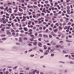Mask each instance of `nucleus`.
I'll return each mask as SVG.
<instances>
[{
    "mask_svg": "<svg viewBox=\"0 0 74 74\" xmlns=\"http://www.w3.org/2000/svg\"><path fill=\"white\" fill-rule=\"evenodd\" d=\"M38 45L40 47H42V46H41L42 45V43L41 42H39L38 43Z\"/></svg>",
    "mask_w": 74,
    "mask_h": 74,
    "instance_id": "obj_3",
    "label": "nucleus"
},
{
    "mask_svg": "<svg viewBox=\"0 0 74 74\" xmlns=\"http://www.w3.org/2000/svg\"><path fill=\"white\" fill-rule=\"evenodd\" d=\"M40 52H43V50H41V49H40Z\"/></svg>",
    "mask_w": 74,
    "mask_h": 74,
    "instance_id": "obj_39",
    "label": "nucleus"
},
{
    "mask_svg": "<svg viewBox=\"0 0 74 74\" xmlns=\"http://www.w3.org/2000/svg\"><path fill=\"white\" fill-rule=\"evenodd\" d=\"M31 14H32V13L31 12H29L28 13V14L30 15H31Z\"/></svg>",
    "mask_w": 74,
    "mask_h": 74,
    "instance_id": "obj_51",
    "label": "nucleus"
},
{
    "mask_svg": "<svg viewBox=\"0 0 74 74\" xmlns=\"http://www.w3.org/2000/svg\"><path fill=\"white\" fill-rule=\"evenodd\" d=\"M24 30L25 31H27V28H26V27H24Z\"/></svg>",
    "mask_w": 74,
    "mask_h": 74,
    "instance_id": "obj_13",
    "label": "nucleus"
},
{
    "mask_svg": "<svg viewBox=\"0 0 74 74\" xmlns=\"http://www.w3.org/2000/svg\"><path fill=\"white\" fill-rule=\"evenodd\" d=\"M34 56V55H31V56H30L31 57H33Z\"/></svg>",
    "mask_w": 74,
    "mask_h": 74,
    "instance_id": "obj_43",
    "label": "nucleus"
},
{
    "mask_svg": "<svg viewBox=\"0 0 74 74\" xmlns=\"http://www.w3.org/2000/svg\"><path fill=\"white\" fill-rule=\"evenodd\" d=\"M35 36H37V33H36L35 34Z\"/></svg>",
    "mask_w": 74,
    "mask_h": 74,
    "instance_id": "obj_60",
    "label": "nucleus"
},
{
    "mask_svg": "<svg viewBox=\"0 0 74 74\" xmlns=\"http://www.w3.org/2000/svg\"><path fill=\"white\" fill-rule=\"evenodd\" d=\"M34 4H36V5H37V2H34Z\"/></svg>",
    "mask_w": 74,
    "mask_h": 74,
    "instance_id": "obj_55",
    "label": "nucleus"
},
{
    "mask_svg": "<svg viewBox=\"0 0 74 74\" xmlns=\"http://www.w3.org/2000/svg\"><path fill=\"white\" fill-rule=\"evenodd\" d=\"M44 58V56H41L40 57V59H42V58Z\"/></svg>",
    "mask_w": 74,
    "mask_h": 74,
    "instance_id": "obj_45",
    "label": "nucleus"
},
{
    "mask_svg": "<svg viewBox=\"0 0 74 74\" xmlns=\"http://www.w3.org/2000/svg\"><path fill=\"white\" fill-rule=\"evenodd\" d=\"M62 13V12H61V11H60L59 12V13H58V14H61Z\"/></svg>",
    "mask_w": 74,
    "mask_h": 74,
    "instance_id": "obj_24",
    "label": "nucleus"
},
{
    "mask_svg": "<svg viewBox=\"0 0 74 74\" xmlns=\"http://www.w3.org/2000/svg\"><path fill=\"white\" fill-rule=\"evenodd\" d=\"M9 72H8V71H6V74H9Z\"/></svg>",
    "mask_w": 74,
    "mask_h": 74,
    "instance_id": "obj_37",
    "label": "nucleus"
},
{
    "mask_svg": "<svg viewBox=\"0 0 74 74\" xmlns=\"http://www.w3.org/2000/svg\"><path fill=\"white\" fill-rule=\"evenodd\" d=\"M54 55H55V54H53V53H52L51 54V56H54Z\"/></svg>",
    "mask_w": 74,
    "mask_h": 74,
    "instance_id": "obj_20",
    "label": "nucleus"
},
{
    "mask_svg": "<svg viewBox=\"0 0 74 74\" xmlns=\"http://www.w3.org/2000/svg\"><path fill=\"white\" fill-rule=\"evenodd\" d=\"M29 11H31V12H32V11H33V10H32V9H29Z\"/></svg>",
    "mask_w": 74,
    "mask_h": 74,
    "instance_id": "obj_56",
    "label": "nucleus"
},
{
    "mask_svg": "<svg viewBox=\"0 0 74 74\" xmlns=\"http://www.w3.org/2000/svg\"><path fill=\"white\" fill-rule=\"evenodd\" d=\"M7 34L8 35V34H9L10 35H11V33H10V32L8 31H7Z\"/></svg>",
    "mask_w": 74,
    "mask_h": 74,
    "instance_id": "obj_6",
    "label": "nucleus"
},
{
    "mask_svg": "<svg viewBox=\"0 0 74 74\" xmlns=\"http://www.w3.org/2000/svg\"><path fill=\"white\" fill-rule=\"evenodd\" d=\"M6 28L7 29H10V27H6Z\"/></svg>",
    "mask_w": 74,
    "mask_h": 74,
    "instance_id": "obj_23",
    "label": "nucleus"
},
{
    "mask_svg": "<svg viewBox=\"0 0 74 74\" xmlns=\"http://www.w3.org/2000/svg\"><path fill=\"white\" fill-rule=\"evenodd\" d=\"M0 9H1V10H3L4 9V8L3 7H1L0 8Z\"/></svg>",
    "mask_w": 74,
    "mask_h": 74,
    "instance_id": "obj_21",
    "label": "nucleus"
},
{
    "mask_svg": "<svg viewBox=\"0 0 74 74\" xmlns=\"http://www.w3.org/2000/svg\"><path fill=\"white\" fill-rule=\"evenodd\" d=\"M18 10H19V11H20L21 12H22L23 11L22 9H21V8H18Z\"/></svg>",
    "mask_w": 74,
    "mask_h": 74,
    "instance_id": "obj_12",
    "label": "nucleus"
},
{
    "mask_svg": "<svg viewBox=\"0 0 74 74\" xmlns=\"http://www.w3.org/2000/svg\"><path fill=\"white\" fill-rule=\"evenodd\" d=\"M49 37L50 38H52V35H49Z\"/></svg>",
    "mask_w": 74,
    "mask_h": 74,
    "instance_id": "obj_30",
    "label": "nucleus"
},
{
    "mask_svg": "<svg viewBox=\"0 0 74 74\" xmlns=\"http://www.w3.org/2000/svg\"><path fill=\"white\" fill-rule=\"evenodd\" d=\"M47 45L50 46V45H51V44H50L49 43H48L47 44Z\"/></svg>",
    "mask_w": 74,
    "mask_h": 74,
    "instance_id": "obj_61",
    "label": "nucleus"
},
{
    "mask_svg": "<svg viewBox=\"0 0 74 74\" xmlns=\"http://www.w3.org/2000/svg\"><path fill=\"white\" fill-rule=\"evenodd\" d=\"M46 27H45V26L43 27V29L44 30L45 29H46Z\"/></svg>",
    "mask_w": 74,
    "mask_h": 74,
    "instance_id": "obj_29",
    "label": "nucleus"
},
{
    "mask_svg": "<svg viewBox=\"0 0 74 74\" xmlns=\"http://www.w3.org/2000/svg\"><path fill=\"white\" fill-rule=\"evenodd\" d=\"M12 51H16L17 50L15 47H12Z\"/></svg>",
    "mask_w": 74,
    "mask_h": 74,
    "instance_id": "obj_1",
    "label": "nucleus"
},
{
    "mask_svg": "<svg viewBox=\"0 0 74 74\" xmlns=\"http://www.w3.org/2000/svg\"><path fill=\"white\" fill-rule=\"evenodd\" d=\"M39 29L40 30H42V28L41 27H40Z\"/></svg>",
    "mask_w": 74,
    "mask_h": 74,
    "instance_id": "obj_50",
    "label": "nucleus"
},
{
    "mask_svg": "<svg viewBox=\"0 0 74 74\" xmlns=\"http://www.w3.org/2000/svg\"><path fill=\"white\" fill-rule=\"evenodd\" d=\"M24 40H27V38L26 37H24Z\"/></svg>",
    "mask_w": 74,
    "mask_h": 74,
    "instance_id": "obj_17",
    "label": "nucleus"
},
{
    "mask_svg": "<svg viewBox=\"0 0 74 74\" xmlns=\"http://www.w3.org/2000/svg\"><path fill=\"white\" fill-rule=\"evenodd\" d=\"M0 51H2V52H4V51H5V50H4V49L0 48Z\"/></svg>",
    "mask_w": 74,
    "mask_h": 74,
    "instance_id": "obj_4",
    "label": "nucleus"
},
{
    "mask_svg": "<svg viewBox=\"0 0 74 74\" xmlns=\"http://www.w3.org/2000/svg\"><path fill=\"white\" fill-rule=\"evenodd\" d=\"M32 34V32H30V33L28 34V35L30 36V34Z\"/></svg>",
    "mask_w": 74,
    "mask_h": 74,
    "instance_id": "obj_46",
    "label": "nucleus"
},
{
    "mask_svg": "<svg viewBox=\"0 0 74 74\" xmlns=\"http://www.w3.org/2000/svg\"><path fill=\"white\" fill-rule=\"evenodd\" d=\"M35 72H36V73L37 74L39 73V71H37L36 70H35Z\"/></svg>",
    "mask_w": 74,
    "mask_h": 74,
    "instance_id": "obj_9",
    "label": "nucleus"
},
{
    "mask_svg": "<svg viewBox=\"0 0 74 74\" xmlns=\"http://www.w3.org/2000/svg\"><path fill=\"white\" fill-rule=\"evenodd\" d=\"M41 38H39L38 39V40L39 41H41Z\"/></svg>",
    "mask_w": 74,
    "mask_h": 74,
    "instance_id": "obj_64",
    "label": "nucleus"
},
{
    "mask_svg": "<svg viewBox=\"0 0 74 74\" xmlns=\"http://www.w3.org/2000/svg\"><path fill=\"white\" fill-rule=\"evenodd\" d=\"M32 74H35V73H36V70H35V71H32Z\"/></svg>",
    "mask_w": 74,
    "mask_h": 74,
    "instance_id": "obj_10",
    "label": "nucleus"
},
{
    "mask_svg": "<svg viewBox=\"0 0 74 74\" xmlns=\"http://www.w3.org/2000/svg\"><path fill=\"white\" fill-rule=\"evenodd\" d=\"M19 34L18 33H16V35H15L14 37H18L19 35Z\"/></svg>",
    "mask_w": 74,
    "mask_h": 74,
    "instance_id": "obj_7",
    "label": "nucleus"
},
{
    "mask_svg": "<svg viewBox=\"0 0 74 74\" xmlns=\"http://www.w3.org/2000/svg\"><path fill=\"white\" fill-rule=\"evenodd\" d=\"M60 63H63L64 64L65 63V62H63L62 61H60L59 62Z\"/></svg>",
    "mask_w": 74,
    "mask_h": 74,
    "instance_id": "obj_27",
    "label": "nucleus"
},
{
    "mask_svg": "<svg viewBox=\"0 0 74 74\" xmlns=\"http://www.w3.org/2000/svg\"><path fill=\"white\" fill-rule=\"evenodd\" d=\"M39 36H40V37H42V34H40L39 35Z\"/></svg>",
    "mask_w": 74,
    "mask_h": 74,
    "instance_id": "obj_28",
    "label": "nucleus"
},
{
    "mask_svg": "<svg viewBox=\"0 0 74 74\" xmlns=\"http://www.w3.org/2000/svg\"><path fill=\"white\" fill-rule=\"evenodd\" d=\"M33 18H35L36 17V15H34L33 16Z\"/></svg>",
    "mask_w": 74,
    "mask_h": 74,
    "instance_id": "obj_47",
    "label": "nucleus"
},
{
    "mask_svg": "<svg viewBox=\"0 0 74 74\" xmlns=\"http://www.w3.org/2000/svg\"><path fill=\"white\" fill-rule=\"evenodd\" d=\"M17 67H18V66H16L15 67H14L13 68V69H16L17 68Z\"/></svg>",
    "mask_w": 74,
    "mask_h": 74,
    "instance_id": "obj_14",
    "label": "nucleus"
},
{
    "mask_svg": "<svg viewBox=\"0 0 74 74\" xmlns=\"http://www.w3.org/2000/svg\"><path fill=\"white\" fill-rule=\"evenodd\" d=\"M1 30L2 31H3V32H4V31H5V30H4V29H3L2 28L1 29Z\"/></svg>",
    "mask_w": 74,
    "mask_h": 74,
    "instance_id": "obj_38",
    "label": "nucleus"
},
{
    "mask_svg": "<svg viewBox=\"0 0 74 74\" xmlns=\"http://www.w3.org/2000/svg\"><path fill=\"white\" fill-rule=\"evenodd\" d=\"M60 43H63V41H60Z\"/></svg>",
    "mask_w": 74,
    "mask_h": 74,
    "instance_id": "obj_48",
    "label": "nucleus"
},
{
    "mask_svg": "<svg viewBox=\"0 0 74 74\" xmlns=\"http://www.w3.org/2000/svg\"><path fill=\"white\" fill-rule=\"evenodd\" d=\"M27 52H28L27 51H25L24 52L26 54V53H27Z\"/></svg>",
    "mask_w": 74,
    "mask_h": 74,
    "instance_id": "obj_59",
    "label": "nucleus"
},
{
    "mask_svg": "<svg viewBox=\"0 0 74 74\" xmlns=\"http://www.w3.org/2000/svg\"><path fill=\"white\" fill-rule=\"evenodd\" d=\"M12 35H15V33L14 32H13L12 33Z\"/></svg>",
    "mask_w": 74,
    "mask_h": 74,
    "instance_id": "obj_36",
    "label": "nucleus"
},
{
    "mask_svg": "<svg viewBox=\"0 0 74 74\" xmlns=\"http://www.w3.org/2000/svg\"><path fill=\"white\" fill-rule=\"evenodd\" d=\"M31 22H32V21H29V22H28V24L30 25H31Z\"/></svg>",
    "mask_w": 74,
    "mask_h": 74,
    "instance_id": "obj_16",
    "label": "nucleus"
},
{
    "mask_svg": "<svg viewBox=\"0 0 74 74\" xmlns=\"http://www.w3.org/2000/svg\"><path fill=\"white\" fill-rule=\"evenodd\" d=\"M34 22L36 23H38V21H34Z\"/></svg>",
    "mask_w": 74,
    "mask_h": 74,
    "instance_id": "obj_26",
    "label": "nucleus"
},
{
    "mask_svg": "<svg viewBox=\"0 0 74 74\" xmlns=\"http://www.w3.org/2000/svg\"><path fill=\"white\" fill-rule=\"evenodd\" d=\"M19 42H22V40L21 39H19Z\"/></svg>",
    "mask_w": 74,
    "mask_h": 74,
    "instance_id": "obj_49",
    "label": "nucleus"
},
{
    "mask_svg": "<svg viewBox=\"0 0 74 74\" xmlns=\"http://www.w3.org/2000/svg\"><path fill=\"white\" fill-rule=\"evenodd\" d=\"M45 3H48V1H46L45 2Z\"/></svg>",
    "mask_w": 74,
    "mask_h": 74,
    "instance_id": "obj_62",
    "label": "nucleus"
},
{
    "mask_svg": "<svg viewBox=\"0 0 74 74\" xmlns=\"http://www.w3.org/2000/svg\"><path fill=\"white\" fill-rule=\"evenodd\" d=\"M37 47H34V48H33V50H35H35L36 49H37Z\"/></svg>",
    "mask_w": 74,
    "mask_h": 74,
    "instance_id": "obj_15",
    "label": "nucleus"
},
{
    "mask_svg": "<svg viewBox=\"0 0 74 74\" xmlns=\"http://www.w3.org/2000/svg\"><path fill=\"white\" fill-rule=\"evenodd\" d=\"M49 50H46V52H45L44 53V54L45 55H47L48 53H49Z\"/></svg>",
    "mask_w": 74,
    "mask_h": 74,
    "instance_id": "obj_2",
    "label": "nucleus"
},
{
    "mask_svg": "<svg viewBox=\"0 0 74 74\" xmlns=\"http://www.w3.org/2000/svg\"><path fill=\"white\" fill-rule=\"evenodd\" d=\"M5 38H2V40H5Z\"/></svg>",
    "mask_w": 74,
    "mask_h": 74,
    "instance_id": "obj_41",
    "label": "nucleus"
},
{
    "mask_svg": "<svg viewBox=\"0 0 74 74\" xmlns=\"http://www.w3.org/2000/svg\"><path fill=\"white\" fill-rule=\"evenodd\" d=\"M59 29H60L61 30H62V27L61 26H60L59 27Z\"/></svg>",
    "mask_w": 74,
    "mask_h": 74,
    "instance_id": "obj_44",
    "label": "nucleus"
},
{
    "mask_svg": "<svg viewBox=\"0 0 74 74\" xmlns=\"http://www.w3.org/2000/svg\"><path fill=\"white\" fill-rule=\"evenodd\" d=\"M34 44L35 45H37V42H33Z\"/></svg>",
    "mask_w": 74,
    "mask_h": 74,
    "instance_id": "obj_8",
    "label": "nucleus"
},
{
    "mask_svg": "<svg viewBox=\"0 0 74 74\" xmlns=\"http://www.w3.org/2000/svg\"><path fill=\"white\" fill-rule=\"evenodd\" d=\"M30 36H31V37H34V35H31Z\"/></svg>",
    "mask_w": 74,
    "mask_h": 74,
    "instance_id": "obj_57",
    "label": "nucleus"
},
{
    "mask_svg": "<svg viewBox=\"0 0 74 74\" xmlns=\"http://www.w3.org/2000/svg\"><path fill=\"white\" fill-rule=\"evenodd\" d=\"M49 30H51V31L52 30V28H49Z\"/></svg>",
    "mask_w": 74,
    "mask_h": 74,
    "instance_id": "obj_40",
    "label": "nucleus"
},
{
    "mask_svg": "<svg viewBox=\"0 0 74 74\" xmlns=\"http://www.w3.org/2000/svg\"><path fill=\"white\" fill-rule=\"evenodd\" d=\"M53 28H57V27L56 25H54L53 27Z\"/></svg>",
    "mask_w": 74,
    "mask_h": 74,
    "instance_id": "obj_52",
    "label": "nucleus"
},
{
    "mask_svg": "<svg viewBox=\"0 0 74 74\" xmlns=\"http://www.w3.org/2000/svg\"><path fill=\"white\" fill-rule=\"evenodd\" d=\"M42 15L43 16L44 15H45V14H44V13H42Z\"/></svg>",
    "mask_w": 74,
    "mask_h": 74,
    "instance_id": "obj_32",
    "label": "nucleus"
},
{
    "mask_svg": "<svg viewBox=\"0 0 74 74\" xmlns=\"http://www.w3.org/2000/svg\"><path fill=\"white\" fill-rule=\"evenodd\" d=\"M70 10H67V12H70Z\"/></svg>",
    "mask_w": 74,
    "mask_h": 74,
    "instance_id": "obj_58",
    "label": "nucleus"
},
{
    "mask_svg": "<svg viewBox=\"0 0 74 74\" xmlns=\"http://www.w3.org/2000/svg\"><path fill=\"white\" fill-rule=\"evenodd\" d=\"M5 21L6 22H8V19H5Z\"/></svg>",
    "mask_w": 74,
    "mask_h": 74,
    "instance_id": "obj_53",
    "label": "nucleus"
},
{
    "mask_svg": "<svg viewBox=\"0 0 74 74\" xmlns=\"http://www.w3.org/2000/svg\"><path fill=\"white\" fill-rule=\"evenodd\" d=\"M65 15H66V17H69V16L67 15V14H65Z\"/></svg>",
    "mask_w": 74,
    "mask_h": 74,
    "instance_id": "obj_54",
    "label": "nucleus"
},
{
    "mask_svg": "<svg viewBox=\"0 0 74 74\" xmlns=\"http://www.w3.org/2000/svg\"><path fill=\"white\" fill-rule=\"evenodd\" d=\"M63 53H66V52L65 50H63Z\"/></svg>",
    "mask_w": 74,
    "mask_h": 74,
    "instance_id": "obj_22",
    "label": "nucleus"
},
{
    "mask_svg": "<svg viewBox=\"0 0 74 74\" xmlns=\"http://www.w3.org/2000/svg\"><path fill=\"white\" fill-rule=\"evenodd\" d=\"M58 29L56 28L54 30V32L55 33H56L58 32Z\"/></svg>",
    "mask_w": 74,
    "mask_h": 74,
    "instance_id": "obj_5",
    "label": "nucleus"
},
{
    "mask_svg": "<svg viewBox=\"0 0 74 74\" xmlns=\"http://www.w3.org/2000/svg\"><path fill=\"white\" fill-rule=\"evenodd\" d=\"M8 26L9 27H11V25L10 24H8Z\"/></svg>",
    "mask_w": 74,
    "mask_h": 74,
    "instance_id": "obj_31",
    "label": "nucleus"
},
{
    "mask_svg": "<svg viewBox=\"0 0 74 74\" xmlns=\"http://www.w3.org/2000/svg\"><path fill=\"white\" fill-rule=\"evenodd\" d=\"M53 51H54V49H51V51H50V53H52V52H53Z\"/></svg>",
    "mask_w": 74,
    "mask_h": 74,
    "instance_id": "obj_11",
    "label": "nucleus"
},
{
    "mask_svg": "<svg viewBox=\"0 0 74 74\" xmlns=\"http://www.w3.org/2000/svg\"><path fill=\"white\" fill-rule=\"evenodd\" d=\"M51 48L48 47V51H50V50H51Z\"/></svg>",
    "mask_w": 74,
    "mask_h": 74,
    "instance_id": "obj_25",
    "label": "nucleus"
},
{
    "mask_svg": "<svg viewBox=\"0 0 74 74\" xmlns=\"http://www.w3.org/2000/svg\"><path fill=\"white\" fill-rule=\"evenodd\" d=\"M40 11H42V8H41L40 9Z\"/></svg>",
    "mask_w": 74,
    "mask_h": 74,
    "instance_id": "obj_63",
    "label": "nucleus"
},
{
    "mask_svg": "<svg viewBox=\"0 0 74 74\" xmlns=\"http://www.w3.org/2000/svg\"><path fill=\"white\" fill-rule=\"evenodd\" d=\"M43 36L44 37H48V36L46 35H43Z\"/></svg>",
    "mask_w": 74,
    "mask_h": 74,
    "instance_id": "obj_18",
    "label": "nucleus"
},
{
    "mask_svg": "<svg viewBox=\"0 0 74 74\" xmlns=\"http://www.w3.org/2000/svg\"><path fill=\"white\" fill-rule=\"evenodd\" d=\"M70 64H74V63L72 61L70 62Z\"/></svg>",
    "mask_w": 74,
    "mask_h": 74,
    "instance_id": "obj_35",
    "label": "nucleus"
},
{
    "mask_svg": "<svg viewBox=\"0 0 74 74\" xmlns=\"http://www.w3.org/2000/svg\"><path fill=\"white\" fill-rule=\"evenodd\" d=\"M53 18H54V19H56V18H57V17L55 16H54L53 17Z\"/></svg>",
    "mask_w": 74,
    "mask_h": 74,
    "instance_id": "obj_33",
    "label": "nucleus"
},
{
    "mask_svg": "<svg viewBox=\"0 0 74 74\" xmlns=\"http://www.w3.org/2000/svg\"><path fill=\"white\" fill-rule=\"evenodd\" d=\"M70 7L69 6H67V9H70Z\"/></svg>",
    "mask_w": 74,
    "mask_h": 74,
    "instance_id": "obj_19",
    "label": "nucleus"
},
{
    "mask_svg": "<svg viewBox=\"0 0 74 74\" xmlns=\"http://www.w3.org/2000/svg\"><path fill=\"white\" fill-rule=\"evenodd\" d=\"M3 23H4V24H5V23H6V22L5 21V20H4V21H3Z\"/></svg>",
    "mask_w": 74,
    "mask_h": 74,
    "instance_id": "obj_34",
    "label": "nucleus"
},
{
    "mask_svg": "<svg viewBox=\"0 0 74 74\" xmlns=\"http://www.w3.org/2000/svg\"><path fill=\"white\" fill-rule=\"evenodd\" d=\"M56 26H59V23H56Z\"/></svg>",
    "mask_w": 74,
    "mask_h": 74,
    "instance_id": "obj_42",
    "label": "nucleus"
}]
</instances>
